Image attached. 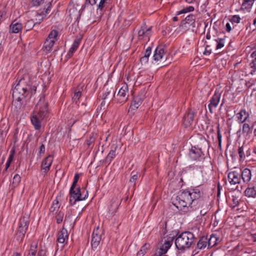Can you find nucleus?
<instances>
[{
    "instance_id": "nucleus-10",
    "label": "nucleus",
    "mask_w": 256,
    "mask_h": 256,
    "mask_svg": "<svg viewBox=\"0 0 256 256\" xmlns=\"http://www.w3.org/2000/svg\"><path fill=\"white\" fill-rule=\"evenodd\" d=\"M220 97L221 92L219 90H216L212 96L210 100V103L208 104V108L210 113L212 114L214 112V108H216L218 106Z\"/></svg>"
},
{
    "instance_id": "nucleus-18",
    "label": "nucleus",
    "mask_w": 256,
    "mask_h": 256,
    "mask_svg": "<svg viewBox=\"0 0 256 256\" xmlns=\"http://www.w3.org/2000/svg\"><path fill=\"white\" fill-rule=\"evenodd\" d=\"M67 13L71 20H76L80 16L79 10L72 4H69Z\"/></svg>"
},
{
    "instance_id": "nucleus-6",
    "label": "nucleus",
    "mask_w": 256,
    "mask_h": 256,
    "mask_svg": "<svg viewBox=\"0 0 256 256\" xmlns=\"http://www.w3.org/2000/svg\"><path fill=\"white\" fill-rule=\"evenodd\" d=\"M70 202L72 206L74 204L76 201L84 200L88 196V192H86L84 196H82V194L80 192V188L79 187L72 190L70 189Z\"/></svg>"
},
{
    "instance_id": "nucleus-44",
    "label": "nucleus",
    "mask_w": 256,
    "mask_h": 256,
    "mask_svg": "<svg viewBox=\"0 0 256 256\" xmlns=\"http://www.w3.org/2000/svg\"><path fill=\"white\" fill-rule=\"evenodd\" d=\"M238 153L240 156V160H244L245 158V154L244 152L243 146L239 147L238 149Z\"/></svg>"
},
{
    "instance_id": "nucleus-39",
    "label": "nucleus",
    "mask_w": 256,
    "mask_h": 256,
    "mask_svg": "<svg viewBox=\"0 0 256 256\" xmlns=\"http://www.w3.org/2000/svg\"><path fill=\"white\" fill-rule=\"evenodd\" d=\"M6 14V8L4 6H0V21L2 20L5 18Z\"/></svg>"
},
{
    "instance_id": "nucleus-46",
    "label": "nucleus",
    "mask_w": 256,
    "mask_h": 256,
    "mask_svg": "<svg viewBox=\"0 0 256 256\" xmlns=\"http://www.w3.org/2000/svg\"><path fill=\"white\" fill-rule=\"evenodd\" d=\"M216 42H218L216 48L217 50L221 48L224 46V40L222 39H218L216 40Z\"/></svg>"
},
{
    "instance_id": "nucleus-9",
    "label": "nucleus",
    "mask_w": 256,
    "mask_h": 256,
    "mask_svg": "<svg viewBox=\"0 0 256 256\" xmlns=\"http://www.w3.org/2000/svg\"><path fill=\"white\" fill-rule=\"evenodd\" d=\"M196 16L194 14H189L186 18L181 22L180 28L183 32L193 28L195 27Z\"/></svg>"
},
{
    "instance_id": "nucleus-34",
    "label": "nucleus",
    "mask_w": 256,
    "mask_h": 256,
    "mask_svg": "<svg viewBox=\"0 0 256 256\" xmlns=\"http://www.w3.org/2000/svg\"><path fill=\"white\" fill-rule=\"evenodd\" d=\"M244 194L248 197L254 198L256 196V190L254 187L248 188L246 190Z\"/></svg>"
},
{
    "instance_id": "nucleus-40",
    "label": "nucleus",
    "mask_w": 256,
    "mask_h": 256,
    "mask_svg": "<svg viewBox=\"0 0 256 256\" xmlns=\"http://www.w3.org/2000/svg\"><path fill=\"white\" fill-rule=\"evenodd\" d=\"M194 10V8L192 6H190L186 8L182 9V10L180 11L178 13V15H179L182 14L186 13L188 12H192Z\"/></svg>"
},
{
    "instance_id": "nucleus-5",
    "label": "nucleus",
    "mask_w": 256,
    "mask_h": 256,
    "mask_svg": "<svg viewBox=\"0 0 256 256\" xmlns=\"http://www.w3.org/2000/svg\"><path fill=\"white\" fill-rule=\"evenodd\" d=\"M58 34V32L56 30H52L48 34L42 47L44 52L48 54L52 52V47L57 40Z\"/></svg>"
},
{
    "instance_id": "nucleus-27",
    "label": "nucleus",
    "mask_w": 256,
    "mask_h": 256,
    "mask_svg": "<svg viewBox=\"0 0 256 256\" xmlns=\"http://www.w3.org/2000/svg\"><path fill=\"white\" fill-rule=\"evenodd\" d=\"M151 27L147 28L146 24H144L138 32V36L139 39H142L144 36H148L149 32L151 30Z\"/></svg>"
},
{
    "instance_id": "nucleus-4",
    "label": "nucleus",
    "mask_w": 256,
    "mask_h": 256,
    "mask_svg": "<svg viewBox=\"0 0 256 256\" xmlns=\"http://www.w3.org/2000/svg\"><path fill=\"white\" fill-rule=\"evenodd\" d=\"M196 237L194 234L190 232H184L178 235L176 240V248L181 250L190 248L194 242Z\"/></svg>"
},
{
    "instance_id": "nucleus-58",
    "label": "nucleus",
    "mask_w": 256,
    "mask_h": 256,
    "mask_svg": "<svg viewBox=\"0 0 256 256\" xmlns=\"http://www.w3.org/2000/svg\"><path fill=\"white\" fill-rule=\"evenodd\" d=\"M208 208H207L206 210L203 209V210H200V214L202 216H204L208 212Z\"/></svg>"
},
{
    "instance_id": "nucleus-49",
    "label": "nucleus",
    "mask_w": 256,
    "mask_h": 256,
    "mask_svg": "<svg viewBox=\"0 0 256 256\" xmlns=\"http://www.w3.org/2000/svg\"><path fill=\"white\" fill-rule=\"evenodd\" d=\"M148 58L146 56H142L140 58V62L142 64H145L148 63Z\"/></svg>"
},
{
    "instance_id": "nucleus-21",
    "label": "nucleus",
    "mask_w": 256,
    "mask_h": 256,
    "mask_svg": "<svg viewBox=\"0 0 256 256\" xmlns=\"http://www.w3.org/2000/svg\"><path fill=\"white\" fill-rule=\"evenodd\" d=\"M174 240L173 237H168L166 240H164V243L160 248V250L162 254H166L168 250L172 246Z\"/></svg>"
},
{
    "instance_id": "nucleus-20",
    "label": "nucleus",
    "mask_w": 256,
    "mask_h": 256,
    "mask_svg": "<svg viewBox=\"0 0 256 256\" xmlns=\"http://www.w3.org/2000/svg\"><path fill=\"white\" fill-rule=\"evenodd\" d=\"M207 246H208L207 237L202 236L198 242L196 248L193 251V253L194 254H197L198 252V250H204Z\"/></svg>"
},
{
    "instance_id": "nucleus-50",
    "label": "nucleus",
    "mask_w": 256,
    "mask_h": 256,
    "mask_svg": "<svg viewBox=\"0 0 256 256\" xmlns=\"http://www.w3.org/2000/svg\"><path fill=\"white\" fill-rule=\"evenodd\" d=\"M138 178V174H135L132 175L130 179V182L135 183L136 181L137 180Z\"/></svg>"
},
{
    "instance_id": "nucleus-7",
    "label": "nucleus",
    "mask_w": 256,
    "mask_h": 256,
    "mask_svg": "<svg viewBox=\"0 0 256 256\" xmlns=\"http://www.w3.org/2000/svg\"><path fill=\"white\" fill-rule=\"evenodd\" d=\"M29 224V218L23 216L20 219L19 224L17 232V236L22 240L25 236Z\"/></svg>"
},
{
    "instance_id": "nucleus-48",
    "label": "nucleus",
    "mask_w": 256,
    "mask_h": 256,
    "mask_svg": "<svg viewBox=\"0 0 256 256\" xmlns=\"http://www.w3.org/2000/svg\"><path fill=\"white\" fill-rule=\"evenodd\" d=\"M240 20V17L238 15H234L232 16L231 18V22H232L239 23Z\"/></svg>"
},
{
    "instance_id": "nucleus-24",
    "label": "nucleus",
    "mask_w": 256,
    "mask_h": 256,
    "mask_svg": "<svg viewBox=\"0 0 256 256\" xmlns=\"http://www.w3.org/2000/svg\"><path fill=\"white\" fill-rule=\"evenodd\" d=\"M164 48L162 47H157L155 50L153 56L154 60L156 62H158L162 60L164 56Z\"/></svg>"
},
{
    "instance_id": "nucleus-61",
    "label": "nucleus",
    "mask_w": 256,
    "mask_h": 256,
    "mask_svg": "<svg viewBox=\"0 0 256 256\" xmlns=\"http://www.w3.org/2000/svg\"><path fill=\"white\" fill-rule=\"evenodd\" d=\"M88 1L91 5H94L96 4L98 0H88Z\"/></svg>"
},
{
    "instance_id": "nucleus-64",
    "label": "nucleus",
    "mask_w": 256,
    "mask_h": 256,
    "mask_svg": "<svg viewBox=\"0 0 256 256\" xmlns=\"http://www.w3.org/2000/svg\"><path fill=\"white\" fill-rule=\"evenodd\" d=\"M252 238L254 241L256 242V232L252 234Z\"/></svg>"
},
{
    "instance_id": "nucleus-29",
    "label": "nucleus",
    "mask_w": 256,
    "mask_h": 256,
    "mask_svg": "<svg viewBox=\"0 0 256 256\" xmlns=\"http://www.w3.org/2000/svg\"><path fill=\"white\" fill-rule=\"evenodd\" d=\"M142 100L140 97H134L130 104V109L132 110H136L142 104Z\"/></svg>"
},
{
    "instance_id": "nucleus-63",
    "label": "nucleus",
    "mask_w": 256,
    "mask_h": 256,
    "mask_svg": "<svg viewBox=\"0 0 256 256\" xmlns=\"http://www.w3.org/2000/svg\"><path fill=\"white\" fill-rule=\"evenodd\" d=\"M10 162H7L6 163L5 170L6 171L10 166Z\"/></svg>"
},
{
    "instance_id": "nucleus-51",
    "label": "nucleus",
    "mask_w": 256,
    "mask_h": 256,
    "mask_svg": "<svg viewBox=\"0 0 256 256\" xmlns=\"http://www.w3.org/2000/svg\"><path fill=\"white\" fill-rule=\"evenodd\" d=\"M151 52H152L151 47L148 46L147 48L146 49L144 56H146V57L148 58L151 54Z\"/></svg>"
},
{
    "instance_id": "nucleus-36",
    "label": "nucleus",
    "mask_w": 256,
    "mask_h": 256,
    "mask_svg": "<svg viewBox=\"0 0 256 256\" xmlns=\"http://www.w3.org/2000/svg\"><path fill=\"white\" fill-rule=\"evenodd\" d=\"M110 0H100L98 4H97L98 9L102 10L106 4L110 3Z\"/></svg>"
},
{
    "instance_id": "nucleus-38",
    "label": "nucleus",
    "mask_w": 256,
    "mask_h": 256,
    "mask_svg": "<svg viewBox=\"0 0 256 256\" xmlns=\"http://www.w3.org/2000/svg\"><path fill=\"white\" fill-rule=\"evenodd\" d=\"M56 214V222L58 224H60L62 222V220H63V218H64V213L61 212H58L56 214Z\"/></svg>"
},
{
    "instance_id": "nucleus-15",
    "label": "nucleus",
    "mask_w": 256,
    "mask_h": 256,
    "mask_svg": "<svg viewBox=\"0 0 256 256\" xmlns=\"http://www.w3.org/2000/svg\"><path fill=\"white\" fill-rule=\"evenodd\" d=\"M228 180L231 184H240L241 181L240 174L236 171H232L228 173Z\"/></svg>"
},
{
    "instance_id": "nucleus-33",
    "label": "nucleus",
    "mask_w": 256,
    "mask_h": 256,
    "mask_svg": "<svg viewBox=\"0 0 256 256\" xmlns=\"http://www.w3.org/2000/svg\"><path fill=\"white\" fill-rule=\"evenodd\" d=\"M194 118V114L193 112H189L184 117V122L186 126H190L192 124Z\"/></svg>"
},
{
    "instance_id": "nucleus-13",
    "label": "nucleus",
    "mask_w": 256,
    "mask_h": 256,
    "mask_svg": "<svg viewBox=\"0 0 256 256\" xmlns=\"http://www.w3.org/2000/svg\"><path fill=\"white\" fill-rule=\"evenodd\" d=\"M188 156L190 159L193 160H199L204 162V157L202 152L200 149L196 147L192 148L189 152Z\"/></svg>"
},
{
    "instance_id": "nucleus-37",
    "label": "nucleus",
    "mask_w": 256,
    "mask_h": 256,
    "mask_svg": "<svg viewBox=\"0 0 256 256\" xmlns=\"http://www.w3.org/2000/svg\"><path fill=\"white\" fill-rule=\"evenodd\" d=\"M36 24L34 20L32 18L27 21L25 27L28 30L32 29Z\"/></svg>"
},
{
    "instance_id": "nucleus-54",
    "label": "nucleus",
    "mask_w": 256,
    "mask_h": 256,
    "mask_svg": "<svg viewBox=\"0 0 256 256\" xmlns=\"http://www.w3.org/2000/svg\"><path fill=\"white\" fill-rule=\"evenodd\" d=\"M14 150L11 152V154H10L8 158V162H11L13 160Z\"/></svg>"
},
{
    "instance_id": "nucleus-59",
    "label": "nucleus",
    "mask_w": 256,
    "mask_h": 256,
    "mask_svg": "<svg viewBox=\"0 0 256 256\" xmlns=\"http://www.w3.org/2000/svg\"><path fill=\"white\" fill-rule=\"evenodd\" d=\"M111 92V90H110L108 92H106L105 94H104V96H103V99L104 100H106L107 98H108V94H110Z\"/></svg>"
},
{
    "instance_id": "nucleus-2",
    "label": "nucleus",
    "mask_w": 256,
    "mask_h": 256,
    "mask_svg": "<svg viewBox=\"0 0 256 256\" xmlns=\"http://www.w3.org/2000/svg\"><path fill=\"white\" fill-rule=\"evenodd\" d=\"M36 90V83L28 74L20 78L13 90L14 100L20 102L27 96L31 97Z\"/></svg>"
},
{
    "instance_id": "nucleus-16",
    "label": "nucleus",
    "mask_w": 256,
    "mask_h": 256,
    "mask_svg": "<svg viewBox=\"0 0 256 256\" xmlns=\"http://www.w3.org/2000/svg\"><path fill=\"white\" fill-rule=\"evenodd\" d=\"M52 156L49 155L42 162L41 164L42 170V172L44 173V175L46 174L47 172L50 170V168L52 165Z\"/></svg>"
},
{
    "instance_id": "nucleus-8",
    "label": "nucleus",
    "mask_w": 256,
    "mask_h": 256,
    "mask_svg": "<svg viewBox=\"0 0 256 256\" xmlns=\"http://www.w3.org/2000/svg\"><path fill=\"white\" fill-rule=\"evenodd\" d=\"M189 168L201 184H204L206 182L207 178L203 174L204 166L196 165L190 166Z\"/></svg>"
},
{
    "instance_id": "nucleus-30",
    "label": "nucleus",
    "mask_w": 256,
    "mask_h": 256,
    "mask_svg": "<svg viewBox=\"0 0 256 256\" xmlns=\"http://www.w3.org/2000/svg\"><path fill=\"white\" fill-rule=\"evenodd\" d=\"M60 204L57 198L54 200L52 206L50 208V212L52 214H56L58 212V210L60 208Z\"/></svg>"
},
{
    "instance_id": "nucleus-41",
    "label": "nucleus",
    "mask_w": 256,
    "mask_h": 256,
    "mask_svg": "<svg viewBox=\"0 0 256 256\" xmlns=\"http://www.w3.org/2000/svg\"><path fill=\"white\" fill-rule=\"evenodd\" d=\"M20 176L18 174H16L14 175L12 180V184L14 186H16L19 184L20 182Z\"/></svg>"
},
{
    "instance_id": "nucleus-60",
    "label": "nucleus",
    "mask_w": 256,
    "mask_h": 256,
    "mask_svg": "<svg viewBox=\"0 0 256 256\" xmlns=\"http://www.w3.org/2000/svg\"><path fill=\"white\" fill-rule=\"evenodd\" d=\"M77 182H75L74 180L70 189H72V190L73 189L76 188V186Z\"/></svg>"
},
{
    "instance_id": "nucleus-12",
    "label": "nucleus",
    "mask_w": 256,
    "mask_h": 256,
    "mask_svg": "<svg viewBox=\"0 0 256 256\" xmlns=\"http://www.w3.org/2000/svg\"><path fill=\"white\" fill-rule=\"evenodd\" d=\"M128 96V89L126 84H124L119 90L116 96V99L119 103L126 102Z\"/></svg>"
},
{
    "instance_id": "nucleus-1",
    "label": "nucleus",
    "mask_w": 256,
    "mask_h": 256,
    "mask_svg": "<svg viewBox=\"0 0 256 256\" xmlns=\"http://www.w3.org/2000/svg\"><path fill=\"white\" fill-rule=\"evenodd\" d=\"M202 192L198 188L191 190L180 191L177 195L172 198V204L178 210L184 212L192 211L196 208L197 200L202 196Z\"/></svg>"
},
{
    "instance_id": "nucleus-14",
    "label": "nucleus",
    "mask_w": 256,
    "mask_h": 256,
    "mask_svg": "<svg viewBox=\"0 0 256 256\" xmlns=\"http://www.w3.org/2000/svg\"><path fill=\"white\" fill-rule=\"evenodd\" d=\"M50 0H32V4L33 6H42L45 10L46 14H48L51 6Z\"/></svg>"
},
{
    "instance_id": "nucleus-23",
    "label": "nucleus",
    "mask_w": 256,
    "mask_h": 256,
    "mask_svg": "<svg viewBox=\"0 0 256 256\" xmlns=\"http://www.w3.org/2000/svg\"><path fill=\"white\" fill-rule=\"evenodd\" d=\"M252 178V174L250 170L244 168L240 174V178L244 182L248 183L250 181Z\"/></svg>"
},
{
    "instance_id": "nucleus-56",
    "label": "nucleus",
    "mask_w": 256,
    "mask_h": 256,
    "mask_svg": "<svg viewBox=\"0 0 256 256\" xmlns=\"http://www.w3.org/2000/svg\"><path fill=\"white\" fill-rule=\"evenodd\" d=\"M226 30L228 32H230L232 28H231V26H230V24L229 23H227L226 24Z\"/></svg>"
},
{
    "instance_id": "nucleus-19",
    "label": "nucleus",
    "mask_w": 256,
    "mask_h": 256,
    "mask_svg": "<svg viewBox=\"0 0 256 256\" xmlns=\"http://www.w3.org/2000/svg\"><path fill=\"white\" fill-rule=\"evenodd\" d=\"M118 146L116 144H112L110 146V150L106 156L105 161L108 164H110L112 161L116 157V150Z\"/></svg>"
},
{
    "instance_id": "nucleus-32",
    "label": "nucleus",
    "mask_w": 256,
    "mask_h": 256,
    "mask_svg": "<svg viewBox=\"0 0 256 256\" xmlns=\"http://www.w3.org/2000/svg\"><path fill=\"white\" fill-rule=\"evenodd\" d=\"M218 240V238L216 237V236L214 234L210 235V237L208 238H207L208 248H212L215 246Z\"/></svg>"
},
{
    "instance_id": "nucleus-22",
    "label": "nucleus",
    "mask_w": 256,
    "mask_h": 256,
    "mask_svg": "<svg viewBox=\"0 0 256 256\" xmlns=\"http://www.w3.org/2000/svg\"><path fill=\"white\" fill-rule=\"evenodd\" d=\"M22 28V24L14 20L10 25L9 30L10 32L16 34L20 32Z\"/></svg>"
},
{
    "instance_id": "nucleus-52",
    "label": "nucleus",
    "mask_w": 256,
    "mask_h": 256,
    "mask_svg": "<svg viewBox=\"0 0 256 256\" xmlns=\"http://www.w3.org/2000/svg\"><path fill=\"white\" fill-rule=\"evenodd\" d=\"M38 256H46V251L44 250H40L38 254Z\"/></svg>"
},
{
    "instance_id": "nucleus-26",
    "label": "nucleus",
    "mask_w": 256,
    "mask_h": 256,
    "mask_svg": "<svg viewBox=\"0 0 256 256\" xmlns=\"http://www.w3.org/2000/svg\"><path fill=\"white\" fill-rule=\"evenodd\" d=\"M236 116L240 123H243L249 117V114L245 110H241L237 114Z\"/></svg>"
},
{
    "instance_id": "nucleus-25",
    "label": "nucleus",
    "mask_w": 256,
    "mask_h": 256,
    "mask_svg": "<svg viewBox=\"0 0 256 256\" xmlns=\"http://www.w3.org/2000/svg\"><path fill=\"white\" fill-rule=\"evenodd\" d=\"M68 238L67 230L62 228V230L58 234L57 240L59 243L64 244L66 238Z\"/></svg>"
},
{
    "instance_id": "nucleus-17",
    "label": "nucleus",
    "mask_w": 256,
    "mask_h": 256,
    "mask_svg": "<svg viewBox=\"0 0 256 256\" xmlns=\"http://www.w3.org/2000/svg\"><path fill=\"white\" fill-rule=\"evenodd\" d=\"M32 15L34 18H32L34 20L36 24H40L43 20L46 14L45 12V10H39L37 12H32Z\"/></svg>"
},
{
    "instance_id": "nucleus-57",
    "label": "nucleus",
    "mask_w": 256,
    "mask_h": 256,
    "mask_svg": "<svg viewBox=\"0 0 256 256\" xmlns=\"http://www.w3.org/2000/svg\"><path fill=\"white\" fill-rule=\"evenodd\" d=\"M94 142V139L93 138H90V140H87L86 144L88 146H90L91 144H92Z\"/></svg>"
},
{
    "instance_id": "nucleus-28",
    "label": "nucleus",
    "mask_w": 256,
    "mask_h": 256,
    "mask_svg": "<svg viewBox=\"0 0 256 256\" xmlns=\"http://www.w3.org/2000/svg\"><path fill=\"white\" fill-rule=\"evenodd\" d=\"M80 38H77L74 40L72 47L70 48L68 53L67 56H68V58H70L72 56L74 52L77 50L80 44Z\"/></svg>"
},
{
    "instance_id": "nucleus-62",
    "label": "nucleus",
    "mask_w": 256,
    "mask_h": 256,
    "mask_svg": "<svg viewBox=\"0 0 256 256\" xmlns=\"http://www.w3.org/2000/svg\"><path fill=\"white\" fill-rule=\"evenodd\" d=\"M78 178H79V175L78 174H76L75 176H74V180L75 182H78Z\"/></svg>"
},
{
    "instance_id": "nucleus-11",
    "label": "nucleus",
    "mask_w": 256,
    "mask_h": 256,
    "mask_svg": "<svg viewBox=\"0 0 256 256\" xmlns=\"http://www.w3.org/2000/svg\"><path fill=\"white\" fill-rule=\"evenodd\" d=\"M102 230L99 227H98L94 230L92 236L91 240L92 248H96L99 245L102 239Z\"/></svg>"
},
{
    "instance_id": "nucleus-42",
    "label": "nucleus",
    "mask_w": 256,
    "mask_h": 256,
    "mask_svg": "<svg viewBox=\"0 0 256 256\" xmlns=\"http://www.w3.org/2000/svg\"><path fill=\"white\" fill-rule=\"evenodd\" d=\"M251 56L254 58V59L250 64V66L252 68L256 70V54L255 52H252Z\"/></svg>"
},
{
    "instance_id": "nucleus-35",
    "label": "nucleus",
    "mask_w": 256,
    "mask_h": 256,
    "mask_svg": "<svg viewBox=\"0 0 256 256\" xmlns=\"http://www.w3.org/2000/svg\"><path fill=\"white\" fill-rule=\"evenodd\" d=\"M150 248V244H145L138 252L137 256H144Z\"/></svg>"
},
{
    "instance_id": "nucleus-31",
    "label": "nucleus",
    "mask_w": 256,
    "mask_h": 256,
    "mask_svg": "<svg viewBox=\"0 0 256 256\" xmlns=\"http://www.w3.org/2000/svg\"><path fill=\"white\" fill-rule=\"evenodd\" d=\"M252 133V128L248 124H244L242 128V134L245 137L249 138Z\"/></svg>"
},
{
    "instance_id": "nucleus-47",
    "label": "nucleus",
    "mask_w": 256,
    "mask_h": 256,
    "mask_svg": "<svg viewBox=\"0 0 256 256\" xmlns=\"http://www.w3.org/2000/svg\"><path fill=\"white\" fill-rule=\"evenodd\" d=\"M37 249V245H32V244L30 246V248L28 252L30 254H36V253Z\"/></svg>"
},
{
    "instance_id": "nucleus-3",
    "label": "nucleus",
    "mask_w": 256,
    "mask_h": 256,
    "mask_svg": "<svg viewBox=\"0 0 256 256\" xmlns=\"http://www.w3.org/2000/svg\"><path fill=\"white\" fill-rule=\"evenodd\" d=\"M48 104L44 99L40 98L36 106L34 114L30 118L31 122L36 130H39L41 128V121L47 114Z\"/></svg>"
},
{
    "instance_id": "nucleus-55",
    "label": "nucleus",
    "mask_w": 256,
    "mask_h": 256,
    "mask_svg": "<svg viewBox=\"0 0 256 256\" xmlns=\"http://www.w3.org/2000/svg\"><path fill=\"white\" fill-rule=\"evenodd\" d=\"M217 134H218V140L222 139V135L220 134V128H219V124L218 126Z\"/></svg>"
},
{
    "instance_id": "nucleus-53",
    "label": "nucleus",
    "mask_w": 256,
    "mask_h": 256,
    "mask_svg": "<svg viewBox=\"0 0 256 256\" xmlns=\"http://www.w3.org/2000/svg\"><path fill=\"white\" fill-rule=\"evenodd\" d=\"M45 152V146L44 144H42L40 148V154L41 155Z\"/></svg>"
},
{
    "instance_id": "nucleus-43",
    "label": "nucleus",
    "mask_w": 256,
    "mask_h": 256,
    "mask_svg": "<svg viewBox=\"0 0 256 256\" xmlns=\"http://www.w3.org/2000/svg\"><path fill=\"white\" fill-rule=\"evenodd\" d=\"M80 96L81 92L80 90H78V91L76 90L74 94V96L72 97V100L76 102H77Z\"/></svg>"
},
{
    "instance_id": "nucleus-45",
    "label": "nucleus",
    "mask_w": 256,
    "mask_h": 256,
    "mask_svg": "<svg viewBox=\"0 0 256 256\" xmlns=\"http://www.w3.org/2000/svg\"><path fill=\"white\" fill-rule=\"evenodd\" d=\"M254 2V0H244L242 6L245 8L250 7Z\"/></svg>"
}]
</instances>
